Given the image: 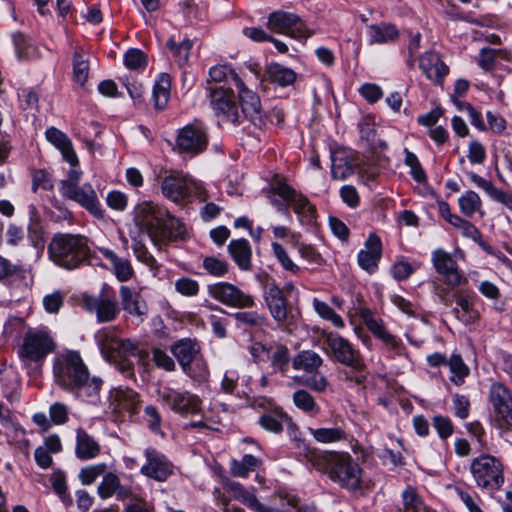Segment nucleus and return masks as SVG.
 I'll return each instance as SVG.
<instances>
[{
    "mask_svg": "<svg viewBox=\"0 0 512 512\" xmlns=\"http://www.w3.org/2000/svg\"><path fill=\"white\" fill-rule=\"evenodd\" d=\"M53 377L62 390L81 398H96L102 386L100 378L90 377L80 353L74 350H66L54 357Z\"/></svg>",
    "mask_w": 512,
    "mask_h": 512,
    "instance_id": "nucleus-1",
    "label": "nucleus"
},
{
    "mask_svg": "<svg viewBox=\"0 0 512 512\" xmlns=\"http://www.w3.org/2000/svg\"><path fill=\"white\" fill-rule=\"evenodd\" d=\"M133 220L139 228L138 233L147 234L158 248L168 242L183 240L186 235L179 219L151 201H143L135 207Z\"/></svg>",
    "mask_w": 512,
    "mask_h": 512,
    "instance_id": "nucleus-2",
    "label": "nucleus"
},
{
    "mask_svg": "<svg viewBox=\"0 0 512 512\" xmlns=\"http://www.w3.org/2000/svg\"><path fill=\"white\" fill-rule=\"evenodd\" d=\"M94 339L104 359L114 363L126 378L135 376L134 363L130 357L147 356V352L140 349L138 341L120 338L112 328L99 329L94 334Z\"/></svg>",
    "mask_w": 512,
    "mask_h": 512,
    "instance_id": "nucleus-3",
    "label": "nucleus"
},
{
    "mask_svg": "<svg viewBox=\"0 0 512 512\" xmlns=\"http://www.w3.org/2000/svg\"><path fill=\"white\" fill-rule=\"evenodd\" d=\"M50 259L67 270L89 264L92 256L88 239L80 234L57 233L48 245Z\"/></svg>",
    "mask_w": 512,
    "mask_h": 512,
    "instance_id": "nucleus-4",
    "label": "nucleus"
},
{
    "mask_svg": "<svg viewBox=\"0 0 512 512\" xmlns=\"http://www.w3.org/2000/svg\"><path fill=\"white\" fill-rule=\"evenodd\" d=\"M328 467L329 478L341 488L349 491L359 490L362 486V468L348 453H329L323 455Z\"/></svg>",
    "mask_w": 512,
    "mask_h": 512,
    "instance_id": "nucleus-5",
    "label": "nucleus"
},
{
    "mask_svg": "<svg viewBox=\"0 0 512 512\" xmlns=\"http://www.w3.org/2000/svg\"><path fill=\"white\" fill-rule=\"evenodd\" d=\"M55 349L56 343L47 329H29L18 349V356L26 367H41Z\"/></svg>",
    "mask_w": 512,
    "mask_h": 512,
    "instance_id": "nucleus-6",
    "label": "nucleus"
},
{
    "mask_svg": "<svg viewBox=\"0 0 512 512\" xmlns=\"http://www.w3.org/2000/svg\"><path fill=\"white\" fill-rule=\"evenodd\" d=\"M470 472L478 488L488 492L499 490L504 484L503 465L490 454H481L472 459Z\"/></svg>",
    "mask_w": 512,
    "mask_h": 512,
    "instance_id": "nucleus-7",
    "label": "nucleus"
},
{
    "mask_svg": "<svg viewBox=\"0 0 512 512\" xmlns=\"http://www.w3.org/2000/svg\"><path fill=\"white\" fill-rule=\"evenodd\" d=\"M163 195L173 202H181L191 197L206 201L208 194L202 185L180 173H171L165 176L161 183Z\"/></svg>",
    "mask_w": 512,
    "mask_h": 512,
    "instance_id": "nucleus-8",
    "label": "nucleus"
},
{
    "mask_svg": "<svg viewBox=\"0 0 512 512\" xmlns=\"http://www.w3.org/2000/svg\"><path fill=\"white\" fill-rule=\"evenodd\" d=\"M233 84L238 89V98L241 105L243 117L250 121L255 127L263 129L267 125V115L262 109L258 94L249 89L238 74L232 75Z\"/></svg>",
    "mask_w": 512,
    "mask_h": 512,
    "instance_id": "nucleus-9",
    "label": "nucleus"
},
{
    "mask_svg": "<svg viewBox=\"0 0 512 512\" xmlns=\"http://www.w3.org/2000/svg\"><path fill=\"white\" fill-rule=\"evenodd\" d=\"M267 27L273 32L286 34L298 40H306L312 35V31L306 27L298 15L282 10L269 14Z\"/></svg>",
    "mask_w": 512,
    "mask_h": 512,
    "instance_id": "nucleus-10",
    "label": "nucleus"
},
{
    "mask_svg": "<svg viewBox=\"0 0 512 512\" xmlns=\"http://www.w3.org/2000/svg\"><path fill=\"white\" fill-rule=\"evenodd\" d=\"M207 89L211 106L220 121L240 124L241 115L238 112L233 90L225 86H210Z\"/></svg>",
    "mask_w": 512,
    "mask_h": 512,
    "instance_id": "nucleus-11",
    "label": "nucleus"
},
{
    "mask_svg": "<svg viewBox=\"0 0 512 512\" xmlns=\"http://www.w3.org/2000/svg\"><path fill=\"white\" fill-rule=\"evenodd\" d=\"M323 344L327 355L331 359L357 370L362 369L363 364L359 359L358 351L353 348L347 339L338 333H325Z\"/></svg>",
    "mask_w": 512,
    "mask_h": 512,
    "instance_id": "nucleus-12",
    "label": "nucleus"
},
{
    "mask_svg": "<svg viewBox=\"0 0 512 512\" xmlns=\"http://www.w3.org/2000/svg\"><path fill=\"white\" fill-rule=\"evenodd\" d=\"M263 296L271 317L279 326H288L294 322L292 307L288 305L283 290L274 281L265 285Z\"/></svg>",
    "mask_w": 512,
    "mask_h": 512,
    "instance_id": "nucleus-13",
    "label": "nucleus"
},
{
    "mask_svg": "<svg viewBox=\"0 0 512 512\" xmlns=\"http://www.w3.org/2000/svg\"><path fill=\"white\" fill-rule=\"evenodd\" d=\"M158 395L161 402L177 414H197L201 411V399L189 391L163 387Z\"/></svg>",
    "mask_w": 512,
    "mask_h": 512,
    "instance_id": "nucleus-14",
    "label": "nucleus"
},
{
    "mask_svg": "<svg viewBox=\"0 0 512 512\" xmlns=\"http://www.w3.org/2000/svg\"><path fill=\"white\" fill-rule=\"evenodd\" d=\"M272 192L292 206L303 224H312L316 218V210L309 200L297 193L290 185L278 183L272 188Z\"/></svg>",
    "mask_w": 512,
    "mask_h": 512,
    "instance_id": "nucleus-15",
    "label": "nucleus"
},
{
    "mask_svg": "<svg viewBox=\"0 0 512 512\" xmlns=\"http://www.w3.org/2000/svg\"><path fill=\"white\" fill-rule=\"evenodd\" d=\"M207 290L209 296L228 307L242 309L251 308L255 304L252 296L245 294L238 287L228 282L208 285Z\"/></svg>",
    "mask_w": 512,
    "mask_h": 512,
    "instance_id": "nucleus-16",
    "label": "nucleus"
},
{
    "mask_svg": "<svg viewBox=\"0 0 512 512\" xmlns=\"http://www.w3.org/2000/svg\"><path fill=\"white\" fill-rule=\"evenodd\" d=\"M83 303L88 312L95 314L99 323L113 322L120 314L118 302L108 292H101L98 296H86Z\"/></svg>",
    "mask_w": 512,
    "mask_h": 512,
    "instance_id": "nucleus-17",
    "label": "nucleus"
},
{
    "mask_svg": "<svg viewBox=\"0 0 512 512\" xmlns=\"http://www.w3.org/2000/svg\"><path fill=\"white\" fill-rule=\"evenodd\" d=\"M208 144L206 130L197 124H189L179 130L176 148L181 153L196 155L202 153Z\"/></svg>",
    "mask_w": 512,
    "mask_h": 512,
    "instance_id": "nucleus-18",
    "label": "nucleus"
},
{
    "mask_svg": "<svg viewBox=\"0 0 512 512\" xmlns=\"http://www.w3.org/2000/svg\"><path fill=\"white\" fill-rule=\"evenodd\" d=\"M431 260L436 272L441 275L450 288H455L466 281L453 256L443 249L432 252Z\"/></svg>",
    "mask_w": 512,
    "mask_h": 512,
    "instance_id": "nucleus-19",
    "label": "nucleus"
},
{
    "mask_svg": "<svg viewBox=\"0 0 512 512\" xmlns=\"http://www.w3.org/2000/svg\"><path fill=\"white\" fill-rule=\"evenodd\" d=\"M65 198L77 202L84 207L95 218L103 220L105 217L104 210L102 209L96 191L91 184L85 183L82 186H67L66 191L61 193Z\"/></svg>",
    "mask_w": 512,
    "mask_h": 512,
    "instance_id": "nucleus-20",
    "label": "nucleus"
},
{
    "mask_svg": "<svg viewBox=\"0 0 512 512\" xmlns=\"http://www.w3.org/2000/svg\"><path fill=\"white\" fill-rule=\"evenodd\" d=\"M146 463L141 467V473L159 482L166 481L173 473V465L164 454L152 447L144 451Z\"/></svg>",
    "mask_w": 512,
    "mask_h": 512,
    "instance_id": "nucleus-21",
    "label": "nucleus"
},
{
    "mask_svg": "<svg viewBox=\"0 0 512 512\" xmlns=\"http://www.w3.org/2000/svg\"><path fill=\"white\" fill-rule=\"evenodd\" d=\"M110 398V406L117 414L128 413L133 416L140 411V396L131 388H116L111 392Z\"/></svg>",
    "mask_w": 512,
    "mask_h": 512,
    "instance_id": "nucleus-22",
    "label": "nucleus"
},
{
    "mask_svg": "<svg viewBox=\"0 0 512 512\" xmlns=\"http://www.w3.org/2000/svg\"><path fill=\"white\" fill-rule=\"evenodd\" d=\"M381 257V239L375 233H371L366 239L364 247L358 252V265L369 274H373L378 268V262L380 261Z\"/></svg>",
    "mask_w": 512,
    "mask_h": 512,
    "instance_id": "nucleus-23",
    "label": "nucleus"
},
{
    "mask_svg": "<svg viewBox=\"0 0 512 512\" xmlns=\"http://www.w3.org/2000/svg\"><path fill=\"white\" fill-rule=\"evenodd\" d=\"M489 400L494 411L512 427V396L509 389L500 382L493 383L489 391Z\"/></svg>",
    "mask_w": 512,
    "mask_h": 512,
    "instance_id": "nucleus-24",
    "label": "nucleus"
},
{
    "mask_svg": "<svg viewBox=\"0 0 512 512\" xmlns=\"http://www.w3.org/2000/svg\"><path fill=\"white\" fill-rule=\"evenodd\" d=\"M122 309L130 316L144 322L148 315V305L141 294L129 286L122 285L119 289Z\"/></svg>",
    "mask_w": 512,
    "mask_h": 512,
    "instance_id": "nucleus-25",
    "label": "nucleus"
},
{
    "mask_svg": "<svg viewBox=\"0 0 512 512\" xmlns=\"http://www.w3.org/2000/svg\"><path fill=\"white\" fill-rule=\"evenodd\" d=\"M361 316L368 330L376 338L381 340L389 349L401 354L404 349L402 342L386 329L381 319L375 318L369 310L362 311Z\"/></svg>",
    "mask_w": 512,
    "mask_h": 512,
    "instance_id": "nucleus-26",
    "label": "nucleus"
},
{
    "mask_svg": "<svg viewBox=\"0 0 512 512\" xmlns=\"http://www.w3.org/2000/svg\"><path fill=\"white\" fill-rule=\"evenodd\" d=\"M419 67L434 84H441L449 72V67L441 56L434 51H427L419 58Z\"/></svg>",
    "mask_w": 512,
    "mask_h": 512,
    "instance_id": "nucleus-27",
    "label": "nucleus"
},
{
    "mask_svg": "<svg viewBox=\"0 0 512 512\" xmlns=\"http://www.w3.org/2000/svg\"><path fill=\"white\" fill-rule=\"evenodd\" d=\"M171 352L177 359L184 373L191 375V363L200 352V347L195 340L184 338L171 346Z\"/></svg>",
    "mask_w": 512,
    "mask_h": 512,
    "instance_id": "nucleus-28",
    "label": "nucleus"
},
{
    "mask_svg": "<svg viewBox=\"0 0 512 512\" xmlns=\"http://www.w3.org/2000/svg\"><path fill=\"white\" fill-rule=\"evenodd\" d=\"M45 135L47 140L61 152L66 162L71 166L78 165V157L72 146V142L65 133L55 127H50L46 130Z\"/></svg>",
    "mask_w": 512,
    "mask_h": 512,
    "instance_id": "nucleus-29",
    "label": "nucleus"
},
{
    "mask_svg": "<svg viewBox=\"0 0 512 512\" xmlns=\"http://www.w3.org/2000/svg\"><path fill=\"white\" fill-rule=\"evenodd\" d=\"M228 490L234 499L241 501L253 512H286L264 505L257 499L253 491L247 490L239 483L231 482L228 485Z\"/></svg>",
    "mask_w": 512,
    "mask_h": 512,
    "instance_id": "nucleus-30",
    "label": "nucleus"
},
{
    "mask_svg": "<svg viewBox=\"0 0 512 512\" xmlns=\"http://www.w3.org/2000/svg\"><path fill=\"white\" fill-rule=\"evenodd\" d=\"M458 308L454 309L458 319L466 325L474 324L480 319V313L474 305V295L457 291L454 294Z\"/></svg>",
    "mask_w": 512,
    "mask_h": 512,
    "instance_id": "nucleus-31",
    "label": "nucleus"
},
{
    "mask_svg": "<svg viewBox=\"0 0 512 512\" xmlns=\"http://www.w3.org/2000/svg\"><path fill=\"white\" fill-rule=\"evenodd\" d=\"M100 450V445L94 437L82 428L76 430L75 455L79 460H91L100 454Z\"/></svg>",
    "mask_w": 512,
    "mask_h": 512,
    "instance_id": "nucleus-32",
    "label": "nucleus"
},
{
    "mask_svg": "<svg viewBox=\"0 0 512 512\" xmlns=\"http://www.w3.org/2000/svg\"><path fill=\"white\" fill-rule=\"evenodd\" d=\"M99 252L110 262L118 281L126 282L134 275V269L128 259L120 258L113 250L100 247Z\"/></svg>",
    "mask_w": 512,
    "mask_h": 512,
    "instance_id": "nucleus-33",
    "label": "nucleus"
},
{
    "mask_svg": "<svg viewBox=\"0 0 512 512\" xmlns=\"http://www.w3.org/2000/svg\"><path fill=\"white\" fill-rule=\"evenodd\" d=\"M228 253L234 260V262L238 265L241 270H250L252 267L251 264V247L249 242L244 239L232 240L228 247Z\"/></svg>",
    "mask_w": 512,
    "mask_h": 512,
    "instance_id": "nucleus-34",
    "label": "nucleus"
},
{
    "mask_svg": "<svg viewBox=\"0 0 512 512\" xmlns=\"http://www.w3.org/2000/svg\"><path fill=\"white\" fill-rule=\"evenodd\" d=\"M268 359L271 362V367L274 372L280 373L283 377L288 375L292 358L290 357V352L287 346L280 343L271 345Z\"/></svg>",
    "mask_w": 512,
    "mask_h": 512,
    "instance_id": "nucleus-35",
    "label": "nucleus"
},
{
    "mask_svg": "<svg viewBox=\"0 0 512 512\" xmlns=\"http://www.w3.org/2000/svg\"><path fill=\"white\" fill-rule=\"evenodd\" d=\"M290 420L281 408H274L264 412L259 417L258 424L266 431L278 434L283 431L284 423Z\"/></svg>",
    "mask_w": 512,
    "mask_h": 512,
    "instance_id": "nucleus-36",
    "label": "nucleus"
},
{
    "mask_svg": "<svg viewBox=\"0 0 512 512\" xmlns=\"http://www.w3.org/2000/svg\"><path fill=\"white\" fill-rule=\"evenodd\" d=\"M367 33L370 44H387L399 36L396 26L387 23L372 24L368 26Z\"/></svg>",
    "mask_w": 512,
    "mask_h": 512,
    "instance_id": "nucleus-37",
    "label": "nucleus"
},
{
    "mask_svg": "<svg viewBox=\"0 0 512 512\" xmlns=\"http://www.w3.org/2000/svg\"><path fill=\"white\" fill-rule=\"evenodd\" d=\"M323 364L321 356L313 350H302L292 358V367L307 374L316 372Z\"/></svg>",
    "mask_w": 512,
    "mask_h": 512,
    "instance_id": "nucleus-38",
    "label": "nucleus"
},
{
    "mask_svg": "<svg viewBox=\"0 0 512 512\" xmlns=\"http://www.w3.org/2000/svg\"><path fill=\"white\" fill-rule=\"evenodd\" d=\"M308 431L315 441L322 444L346 441L349 437V434L341 427L309 428Z\"/></svg>",
    "mask_w": 512,
    "mask_h": 512,
    "instance_id": "nucleus-39",
    "label": "nucleus"
},
{
    "mask_svg": "<svg viewBox=\"0 0 512 512\" xmlns=\"http://www.w3.org/2000/svg\"><path fill=\"white\" fill-rule=\"evenodd\" d=\"M331 161V174L334 179L344 180L353 174L355 162L347 153H335Z\"/></svg>",
    "mask_w": 512,
    "mask_h": 512,
    "instance_id": "nucleus-40",
    "label": "nucleus"
},
{
    "mask_svg": "<svg viewBox=\"0 0 512 512\" xmlns=\"http://www.w3.org/2000/svg\"><path fill=\"white\" fill-rule=\"evenodd\" d=\"M267 76L270 82L277 84L281 87L292 85L296 81V73L279 63H271L267 67Z\"/></svg>",
    "mask_w": 512,
    "mask_h": 512,
    "instance_id": "nucleus-41",
    "label": "nucleus"
},
{
    "mask_svg": "<svg viewBox=\"0 0 512 512\" xmlns=\"http://www.w3.org/2000/svg\"><path fill=\"white\" fill-rule=\"evenodd\" d=\"M468 176L478 188L484 190L492 199L504 204L512 202L511 197L504 191L496 188L491 181L486 180L474 172H469Z\"/></svg>",
    "mask_w": 512,
    "mask_h": 512,
    "instance_id": "nucleus-42",
    "label": "nucleus"
},
{
    "mask_svg": "<svg viewBox=\"0 0 512 512\" xmlns=\"http://www.w3.org/2000/svg\"><path fill=\"white\" fill-rule=\"evenodd\" d=\"M73 80L83 86L89 75V57L83 50L74 52L73 60Z\"/></svg>",
    "mask_w": 512,
    "mask_h": 512,
    "instance_id": "nucleus-43",
    "label": "nucleus"
},
{
    "mask_svg": "<svg viewBox=\"0 0 512 512\" xmlns=\"http://www.w3.org/2000/svg\"><path fill=\"white\" fill-rule=\"evenodd\" d=\"M403 509L398 512H435L427 508L417 490L412 486H407L402 492Z\"/></svg>",
    "mask_w": 512,
    "mask_h": 512,
    "instance_id": "nucleus-44",
    "label": "nucleus"
},
{
    "mask_svg": "<svg viewBox=\"0 0 512 512\" xmlns=\"http://www.w3.org/2000/svg\"><path fill=\"white\" fill-rule=\"evenodd\" d=\"M294 405L301 411L316 416L320 412V406L317 404L315 398L306 390H296L292 395Z\"/></svg>",
    "mask_w": 512,
    "mask_h": 512,
    "instance_id": "nucleus-45",
    "label": "nucleus"
},
{
    "mask_svg": "<svg viewBox=\"0 0 512 512\" xmlns=\"http://www.w3.org/2000/svg\"><path fill=\"white\" fill-rule=\"evenodd\" d=\"M171 79L166 73H162L153 88V100L157 109L166 106L170 97Z\"/></svg>",
    "mask_w": 512,
    "mask_h": 512,
    "instance_id": "nucleus-46",
    "label": "nucleus"
},
{
    "mask_svg": "<svg viewBox=\"0 0 512 512\" xmlns=\"http://www.w3.org/2000/svg\"><path fill=\"white\" fill-rule=\"evenodd\" d=\"M447 366L451 372L450 381L459 386L464 383L469 375L470 369L463 361L460 354H452L448 359Z\"/></svg>",
    "mask_w": 512,
    "mask_h": 512,
    "instance_id": "nucleus-47",
    "label": "nucleus"
},
{
    "mask_svg": "<svg viewBox=\"0 0 512 512\" xmlns=\"http://www.w3.org/2000/svg\"><path fill=\"white\" fill-rule=\"evenodd\" d=\"M132 240V250L134 252L135 257L138 261L142 262L146 266L153 268L156 266V259L153 255L148 251L143 237L144 235L141 233L130 234Z\"/></svg>",
    "mask_w": 512,
    "mask_h": 512,
    "instance_id": "nucleus-48",
    "label": "nucleus"
},
{
    "mask_svg": "<svg viewBox=\"0 0 512 512\" xmlns=\"http://www.w3.org/2000/svg\"><path fill=\"white\" fill-rule=\"evenodd\" d=\"M313 308L320 318L326 321H330L336 328L342 329L345 327V323L342 317L337 314L326 302L314 298Z\"/></svg>",
    "mask_w": 512,
    "mask_h": 512,
    "instance_id": "nucleus-49",
    "label": "nucleus"
},
{
    "mask_svg": "<svg viewBox=\"0 0 512 512\" xmlns=\"http://www.w3.org/2000/svg\"><path fill=\"white\" fill-rule=\"evenodd\" d=\"M460 211L466 217H472L474 213L480 211L482 202L479 195L472 190L467 191L458 199Z\"/></svg>",
    "mask_w": 512,
    "mask_h": 512,
    "instance_id": "nucleus-50",
    "label": "nucleus"
},
{
    "mask_svg": "<svg viewBox=\"0 0 512 512\" xmlns=\"http://www.w3.org/2000/svg\"><path fill=\"white\" fill-rule=\"evenodd\" d=\"M260 464L259 459L255 456L246 454L241 461L233 460L231 462V473L236 477H247Z\"/></svg>",
    "mask_w": 512,
    "mask_h": 512,
    "instance_id": "nucleus-51",
    "label": "nucleus"
},
{
    "mask_svg": "<svg viewBox=\"0 0 512 512\" xmlns=\"http://www.w3.org/2000/svg\"><path fill=\"white\" fill-rule=\"evenodd\" d=\"M236 74L232 69L226 65H217L210 68L208 87L222 86L221 83H233L232 75ZM225 86V84H223Z\"/></svg>",
    "mask_w": 512,
    "mask_h": 512,
    "instance_id": "nucleus-52",
    "label": "nucleus"
},
{
    "mask_svg": "<svg viewBox=\"0 0 512 512\" xmlns=\"http://www.w3.org/2000/svg\"><path fill=\"white\" fill-rule=\"evenodd\" d=\"M120 483L119 477L112 473H104L101 482L97 487V493L101 499H108L115 495L118 485Z\"/></svg>",
    "mask_w": 512,
    "mask_h": 512,
    "instance_id": "nucleus-53",
    "label": "nucleus"
},
{
    "mask_svg": "<svg viewBox=\"0 0 512 512\" xmlns=\"http://www.w3.org/2000/svg\"><path fill=\"white\" fill-rule=\"evenodd\" d=\"M106 470L107 465L105 463L88 465L79 471L78 477L83 485H91L98 477L103 476Z\"/></svg>",
    "mask_w": 512,
    "mask_h": 512,
    "instance_id": "nucleus-54",
    "label": "nucleus"
},
{
    "mask_svg": "<svg viewBox=\"0 0 512 512\" xmlns=\"http://www.w3.org/2000/svg\"><path fill=\"white\" fill-rule=\"evenodd\" d=\"M166 45L177 58V62L180 65L185 64L188 61L190 51L193 46V43L190 39H184L180 44L177 45L174 39L170 38Z\"/></svg>",
    "mask_w": 512,
    "mask_h": 512,
    "instance_id": "nucleus-55",
    "label": "nucleus"
},
{
    "mask_svg": "<svg viewBox=\"0 0 512 512\" xmlns=\"http://www.w3.org/2000/svg\"><path fill=\"white\" fill-rule=\"evenodd\" d=\"M308 374L309 375L303 378L300 381V383L315 392H325L327 387L329 386V382L326 376L323 373L319 372V369L316 370V372H310Z\"/></svg>",
    "mask_w": 512,
    "mask_h": 512,
    "instance_id": "nucleus-56",
    "label": "nucleus"
},
{
    "mask_svg": "<svg viewBox=\"0 0 512 512\" xmlns=\"http://www.w3.org/2000/svg\"><path fill=\"white\" fill-rule=\"evenodd\" d=\"M203 268L214 277H223L227 274L229 265L223 260L214 256H208L203 259Z\"/></svg>",
    "mask_w": 512,
    "mask_h": 512,
    "instance_id": "nucleus-57",
    "label": "nucleus"
},
{
    "mask_svg": "<svg viewBox=\"0 0 512 512\" xmlns=\"http://www.w3.org/2000/svg\"><path fill=\"white\" fill-rule=\"evenodd\" d=\"M12 37L18 58L30 59L34 56V46L22 33L16 32Z\"/></svg>",
    "mask_w": 512,
    "mask_h": 512,
    "instance_id": "nucleus-58",
    "label": "nucleus"
},
{
    "mask_svg": "<svg viewBox=\"0 0 512 512\" xmlns=\"http://www.w3.org/2000/svg\"><path fill=\"white\" fill-rule=\"evenodd\" d=\"M175 290L185 296V297H194L199 293L200 285L199 283L190 278V277H181L177 279L174 283Z\"/></svg>",
    "mask_w": 512,
    "mask_h": 512,
    "instance_id": "nucleus-59",
    "label": "nucleus"
},
{
    "mask_svg": "<svg viewBox=\"0 0 512 512\" xmlns=\"http://www.w3.org/2000/svg\"><path fill=\"white\" fill-rule=\"evenodd\" d=\"M234 319L249 327H261L265 324L266 318L256 311H242L233 314Z\"/></svg>",
    "mask_w": 512,
    "mask_h": 512,
    "instance_id": "nucleus-60",
    "label": "nucleus"
},
{
    "mask_svg": "<svg viewBox=\"0 0 512 512\" xmlns=\"http://www.w3.org/2000/svg\"><path fill=\"white\" fill-rule=\"evenodd\" d=\"M144 419L151 432L156 434L161 433L162 417L156 406L147 405L144 408Z\"/></svg>",
    "mask_w": 512,
    "mask_h": 512,
    "instance_id": "nucleus-61",
    "label": "nucleus"
},
{
    "mask_svg": "<svg viewBox=\"0 0 512 512\" xmlns=\"http://www.w3.org/2000/svg\"><path fill=\"white\" fill-rule=\"evenodd\" d=\"M124 63L128 69L137 70L144 68L147 64L145 54L139 49H129L124 55Z\"/></svg>",
    "mask_w": 512,
    "mask_h": 512,
    "instance_id": "nucleus-62",
    "label": "nucleus"
},
{
    "mask_svg": "<svg viewBox=\"0 0 512 512\" xmlns=\"http://www.w3.org/2000/svg\"><path fill=\"white\" fill-rule=\"evenodd\" d=\"M272 250H273V253L275 255V257L277 258V260L280 262V264L282 265V267L293 273V274H296L299 272L300 268L290 259V257L288 256L287 252L285 251V249L283 248V246L279 243H272Z\"/></svg>",
    "mask_w": 512,
    "mask_h": 512,
    "instance_id": "nucleus-63",
    "label": "nucleus"
},
{
    "mask_svg": "<svg viewBox=\"0 0 512 512\" xmlns=\"http://www.w3.org/2000/svg\"><path fill=\"white\" fill-rule=\"evenodd\" d=\"M152 359L158 368L164 369L165 371L171 372L175 370L174 360L162 349L153 347Z\"/></svg>",
    "mask_w": 512,
    "mask_h": 512,
    "instance_id": "nucleus-64",
    "label": "nucleus"
}]
</instances>
